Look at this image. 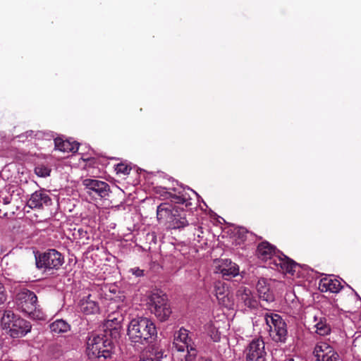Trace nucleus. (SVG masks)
I'll list each match as a JSON object with an SVG mask.
<instances>
[{
	"mask_svg": "<svg viewBox=\"0 0 361 361\" xmlns=\"http://www.w3.org/2000/svg\"><path fill=\"white\" fill-rule=\"evenodd\" d=\"M35 171V173L40 177L49 176L50 173V170L47 167L43 166L36 167Z\"/></svg>",
	"mask_w": 361,
	"mask_h": 361,
	"instance_id": "bb28decb",
	"label": "nucleus"
},
{
	"mask_svg": "<svg viewBox=\"0 0 361 361\" xmlns=\"http://www.w3.org/2000/svg\"><path fill=\"white\" fill-rule=\"evenodd\" d=\"M133 275L139 277L143 275V270L139 268H133L130 271Z\"/></svg>",
	"mask_w": 361,
	"mask_h": 361,
	"instance_id": "c756f323",
	"label": "nucleus"
},
{
	"mask_svg": "<svg viewBox=\"0 0 361 361\" xmlns=\"http://www.w3.org/2000/svg\"><path fill=\"white\" fill-rule=\"evenodd\" d=\"M82 184L87 193L92 196L97 195L101 198H104L109 196L111 191L110 186L104 181L87 178L82 181Z\"/></svg>",
	"mask_w": 361,
	"mask_h": 361,
	"instance_id": "9b49d317",
	"label": "nucleus"
},
{
	"mask_svg": "<svg viewBox=\"0 0 361 361\" xmlns=\"http://www.w3.org/2000/svg\"><path fill=\"white\" fill-rule=\"evenodd\" d=\"M313 328L315 333L319 336H327L331 333V326L327 323L326 319L322 315H314L313 317Z\"/></svg>",
	"mask_w": 361,
	"mask_h": 361,
	"instance_id": "aec40b11",
	"label": "nucleus"
},
{
	"mask_svg": "<svg viewBox=\"0 0 361 361\" xmlns=\"http://www.w3.org/2000/svg\"><path fill=\"white\" fill-rule=\"evenodd\" d=\"M271 263V267L272 269H276L283 273L290 274L292 275L294 274L296 271V269L298 267L297 263L281 253L274 255Z\"/></svg>",
	"mask_w": 361,
	"mask_h": 361,
	"instance_id": "f8f14e48",
	"label": "nucleus"
},
{
	"mask_svg": "<svg viewBox=\"0 0 361 361\" xmlns=\"http://www.w3.org/2000/svg\"><path fill=\"white\" fill-rule=\"evenodd\" d=\"M55 149L63 152H75L78 151L79 144L71 142L69 140H63L61 139H55Z\"/></svg>",
	"mask_w": 361,
	"mask_h": 361,
	"instance_id": "5701e85b",
	"label": "nucleus"
},
{
	"mask_svg": "<svg viewBox=\"0 0 361 361\" xmlns=\"http://www.w3.org/2000/svg\"><path fill=\"white\" fill-rule=\"evenodd\" d=\"M197 355L195 343L189 336V332L180 329L174 335L173 357L176 361H194Z\"/></svg>",
	"mask_w": 361,
	"mask_h": 361,
	"instance_id": "7ed1b4c3",
	"label": "nucleus"
},
{
	"mask_svg": "<svg viewBox=\"0 0 361 361\" xmlns=\"http://www.w3.org/2000/svg\"><path fill=\"white\" fill-rule=\"evenodd\" d=\"M15 303L18 310L36 320H44V314L37 307V298L35 293L27 288H20L15 296Z\"/></svg>",
	"mask_w": 361,
	"mask_h": 361,
	"instance_id": "20e7f679",
	"label": "nucleus"
},
{
	"mask_svg": "<svg viewBox=\"0 0 361 361\" xmlns=\"http://www.w3.org/2000/svg\"><path fill=\"white\" fill-rule=\"evenodd\" d=\"M264 320L271 338L277 343H285L288 331L286 324L282 317L277 314L266 313Z\"/></svg>",
	"mask_w": 361,
	"mask_h": 361,
	"instance_id": "6e6552de",
	"label": "nucleus"
},
{
	"mask_svg": "<svg viewBox=\"0 0 361 361\" xmlns=\"http://www.w3.org/2000/svg\"><path fill=\"white\" fill-rule=\"evenodd\" d=\"M190 191H191L192 193H194V194L197 195V193H196L195 191H193V190H191Z\"/></svg>",
	"mask_w": 361,
	"mask_h": 361,
	"instance_id": "58836bf2",
	"label": "nucleus"
},
{
	"mask_svg": "<svg viewBox=\"0 0 361 361\" xmlns=\"http://www.w3.org/2000/svg\"><path fill=\"white\" fill-rule=\"evenodd\" d=\"M7 295L4 285L0 282V305L5 302Z\"/></svg>",
	"mask_w": 361,
	"mask_h": 361,
	"instance_id": "c85d7f7f",
	"label": "nucleus"
},
{
	"mask_svg": "<svg viewBox=\"0 0 361 361\" xmlns=\"http://www.w3.org/2000/svg\"><path fill=\"white\" fill-rule=\"evenodd\" d=\"M40 132H37L34 134V132L32 130L27 131L24 135H22L20 136V137H25L26 138L30 137H32V135L38 136L39 135Z\"/></svg>",
	"mask_w": 361,
	"mask_h": 361,
	"instance_id": "7c9ffc66",
	"label": "nucleus"
},
{
	"mask_svg": "<svg viewBox=\"0 0 361 361\" xmlns=\"http://www.w3.org/2000/svg\"><path fill=\"white\" fill-rule=\"evenodd\" d=\"M285 361H294L293 358H288Z\"/></svg>",
	"mask_w": 361,
	"mask_h": 361,
	"instance_id": "c9c22d12",
	"label": "nucleus"
},
{
	"mask_svg": "<svg viewBox=\"0 0 361 361\" xmlns=\"http://www.w3.org/2000/svg\"><path fill=\"white\" fill-rule=\"evenodd\" d=\"M50 329L54 334H63L71 329V326L63 319H56L50 324Z\"/></svg>",
	"mask_w": 361,
	"mask_h": 361,
	"instance_id": "393cba45",
	"label": "nucleus"
},
{
	"mask_svg": "<svg viewBox=\"0 0 361 361\" xmlns=\"http://www.w3.org/2000/svg\"><path fill=\"white\" fill-rule=\"evenodd\" d=\"M201 361H213V360L210 358H202L201 360Z\"/></svg>",
	"mask_w": 361,
	"mask_h": 361,
	"instance_id": "72a5a7b5",
	"label": "nucleus"
},
{
	"mask_svg": "<svg viewBox=\"0 0 361 361\" xmlns=\"http://www.w3.org/2000/svg\"><path fill=\"white\" fill-rule=\"evenodd\" d=\"M170 190L169 193L171 201L179 205L172 207L166 203L161 204L157 209V218L166 219L169 226L172 229H181L189 225L187 216L190 213L180 205H185V207L191 206V198L185 188H173Z\"/></svg>",
	"mask_w": 361,
	"mask_h": 361,
	"instance_id": "f257e3e1",
	"label": "nucleus"
},
{
	"mask_svg": "<svg viewBox=\"0 0 361 361\" xmlns=\"http://www.w3.org/2000/svg\"><path fill=\"white\" fill-rule=\"evenodd\" d=\"M122 320L123 318L121 314L114 312L108 315L104 325L107 329H113L114 333H118L117 330L120 327Z\"/></svg>",
	"mask_w": 361,
	"mask_h": 361,
	"instance_id": "b1692460",
	"label": "nucleus"
},
{
	"mask_svg": "<svg viewBox=\"0 0 361 361\" xmlns=\"http://www.w3.org/2000/svg\"><path fill=\"white\" fill-rule=\"evenodd\" d=\"M153 357L155 361H161L163 357V353L161 351H159L155 353H153Z\"/></svg>",
	"mask_w": 361,
	"mask_h": 361,
	"instance_id": "2f4dec72",
	"label": "nucleus"
},
{
	"mask_svg": "<svg viewBox=\"0 0 361 361\" xmlns=\"http://www.w3.org/2000/svg\"><path fill=\"white\" fill-rule=\"evenodd\" d=\"M214 288L215 295L219 302L225 307H231L232 305V301L225 283L219 281H216Z\"/></svg>",
	"mask_w": 361,
	"mask_h": 361,
	"instance_id": "a211bd4d",
	"label": "nucleus"
},
{
	"mask_svg": "<svg viewBox=\"0 0 361 361\" xmlns=\"http://www.w3.org/2000/svg\"><path fill=\"white\" fill-rule=\"evenodd\" d=\"M1 325L3 329L13 338H19L25 336L31 331L30 323L16 315L11 310H6L1 319Z\"/></svg>",
	"mask_w": 361,
	"mask_h": 361,
	"instance_id": "423d86ee",
	"label": "nucleus"
},
{
	"mask_svg": "<svg viewBox=\"0 0 361 361\" xmlns=\"http://www.w3.org/2000/svg\"><path fill=\"white\" fill-rule=\"evenodd\" d=\"M236 296L239 304L245 307L255 309L258 306V302L251 290L246 287L239 288L236 293Z\"/></svg>",
	"mask_w": 361,
	"mask_h": 361,
	"instance_id": "4468645a",
	"label": "nucleus"
},
{
	"mask_svg": "<svg viewBox=\"0 0 361 361\" xmlns=\"http://www.w3.org/2000/svg\"><path fill=\"white\" fill-rule=\"evenodd\" d=\"M355 342H361V338H357Z\"/></svg>",
	"mask_w": 361,
	"mask_h": 361,
	"instance_id": "4c0bfd02",
	"label": "nucleus"
},
{
	"mask_svg": "<svg viewBox=\"0 0 361 361\" xmlns=\"http://www.w3.org/2000/svg\"><path fill=\"white\" fill-rule=\"evenodd\" d=\"M148 305L152 313L161 322L168 319L171 314L168 298L159 290L151 292L148 296Z\"/></svg>",
	"mask_w": 361,
	"mask_h": 361,
	"instance_id": "0eeeda50",
	"label": "nucleus"
},
{
	"mask_svg": "<svg viewBox=\"0 0 361 361\" xmlns=\"http://www.w3.org/2000/svg\"><path fill=\"white\" fill-rule=\"evenodd\" d=\"M202 233H203L202 228V227H198V228H197V238H201V234H202Z\"/></svg>",
	"mask_w": 361,
	"mask_h": 361,
	"instance_id": "473e14b6",
	"label": "nucleus"
},
{
	"mask_svg": "<svg viewBox=\"0 0 361 361\" xmlns=\"http://www.w3.org/2000/svg\"><path fill=\"white\" fill-rule=\"evenodd\" d=\"M264 342L261 338L252 340L246 349V361H266Z\"/></svg>",
	"mask_w": 361,
	"mask_h": 361,
	"instance_id": "ddd939ff",
	"label": "nucleus"
},
{
	"mask_svg": "<svg viewBox=\"0 0 361 361\" xmlns=\"http://www.w3.org/2000/svg\"><path fill=\"white\" fill-rule=\"evenodd\" d=\"M113 348V340L107 338L106 331V334H91L87 342V354L90 359L109 358Z\"/></svg>",
	"mask_w": 361,
	"mask_h": 361,
	"instance_id": "39448f33",
	"label": "nucleus"
},
{
	"mask_svg": "<svg viewBox=\"0 0 361 361\" xmlns=\"http://www.w3.org/2000/svg\"><path fill=\"white\" fill-rule=\"evenodd\" d=\"M154 323L149 318L140 317L133 319L128 326V336L134 343H151L157 337Z\"/></svg>",
	"mask_w": 361,
	"mask_h": 361,
	"instance_id": "f03ea898",
	"label": "nucleus"
},
{
	"mask_svg": "<svg viewBox=\"0 0 361 361\" xmlns=\"http://www.w3.org/2000/svg\"><path fill=\"white\" fill-rule=\"evenodd\" d=\"M35 259L37 267L45 269H59L64 262L63 255L54 249H50L39 255Z\"/></svg>",
	"mask_w": 361,
	"mask_h": 361,
	"instance_id": "1a4fd4ad",
	"label": "nucleus"
},
{
	"mask_svg": "<svg viewBox=\"0 0 361 361\" xmlns=\"http://www.w3.org/2000/svg\"><path fill=\"white\" fill-rule=\"evenodd\" d=\"M4 203L5 204H8L9 201L7 199H4Z\"/></svg>",
	"mask_w": 361,
	"mask_h": 361,
	"instance_id": "e433bc0d",
	"label": "nucleus"
},
{
	"mask_svg": "<svg viewBox=\"0 0 361 361\" xmlns=\"http://www.w3.org/2000/svg\"><path fill=\"white\" fill-rule=\"evenodd\" d=\"M313 355L316 361H339V356L333 347L324 341L317 343Z\"/></svg>",
	"mask_w": 361,
	"mask_h": 361,
	"instance_id": "9d476101",
	"label": "nucleus"
},
{
	"mask_svg": "<svg viewBox=\"0 0 361 361\" xmlns=\"http://www.w3.org/2000/svg\"><path fill=\"white\" fill-rule=\"evenodd\" d=\"M78 307L80 312L85 314H94L99 312L98 302L92 298L90 294L83 296L80 300Z\"/></svg>",
	"mask_w": 361,
	"mask_h": 361,
	"instance_id": "2eb2a0df",
	"label": "nucleus"
},
{
	"mask_svg": "<svg viewBox=\"0 0 361 361\" xmlns=\"http://www.w3.org/2000/svg\"><path fill=\"white\" fill-rule=\"evenodd\" d=\"M27 204L32 209L41 208L43 206L50 205L51 204V199L46 192L39 190L31 195Z\"/></svg>",
	"mask_w": 361,
	"mask_h": 361,
	"instance_id": "dca6fc26",
	"label": "nucleus"
},
{
	"mask_svg": "<svg viewBox=\"0 0 361 361\" xmlns=\"http://www.w3.org/2000/svg\"><path fill=\"white\" fill-rule=\"evenodd\" d=\"M116 171L117 173H123L126 175L130 173V169L123 164H118L116 166Z\"/></svg>",
	"mask_w": 361,
	"mask_h": 361,
	"instance_id": "cd10ccee",
	"label": "nucleus"
},
{
	"mask_svg": "<svg viewBox=\"0 0 361 361\" xmlns=\"http://www.w3.org/2000/svg\"><path fill=\"white\" fill-rule=\"evenodd\" d=\"M217 271L221 273L225 279L228 280L239 274L238 266L229 259H222L217 267Z\"/></svg>",
	"mask_w": 361,
	"mask_h": 361,
	"instance_id": "f3484780",
	"label": "nucleus"
},
{
	"mask_svg": "<svg viewBox=\"0 0 361 361\" xmlns=\"http://www.w3.org/2000/svg\"><path fill=\"white\" fill-rule=\"evenodd\" d=\"M257 255L258 257L262 260H269V265L271 267V259L274 257V255H278V253H275L274 247L267 242H263L260 243L257 247Z\"/></svg>",
	"mask_w": 361,
	"mask_h": 361,
	"instance_id": "4be33fe9",
	"label": "nucleus"
},
{
	"mask_svg": "<svg viewBox=\"0 0 361 361\" xmlns=\"http://www.w3.org/2000/svg\"><path fill=\"white\" fill-rule=\"evenodd\" d=\"M6 259H7L4 257V258L2 259V264H4V263H6V264H7Z\"/></svg>",
	"mask_w": 361,
	"mask_h": 361,
	"instance_id": "f704fd0d",
	"label": "nucleus"
},
{
	"mask_svg": "<svg viewBox=\"0 0 361 361\" xmlns=\"http://www.w3.org/2000/svg\"><path fill=\"white\" fill-rule=\"evenodd\" d=\"M319 288L322 292L338 293L342 288V285L334 276H328L320 279Z\"/></svg>",
	"mask_w": 361,
	"mask_h": 361,
	"instance_id": "6ab92c4d",
	"label": "nucleus"
},
{
	"mask_svg": "<svg viewBox=\"0 0 361 361\" xmlns=\"http://www.w3.org/2000/svg\"><path fill=\"white\" fill-rule=\"evenodd\" d=\"M256 288L257 293L259 294V297L262 300L268 302L274 301V296L273 293L270 290V287L267 279H259Z\"/></svg>",
	"mask_w": 361,
	"mask_h": 361,
	"instance_id": "412c9836",
	"label": "nucleus"
},
{
	"mask_svg": "<svg viewBox=\"0 0 361 361\" xmlns=\"http://www.w3.org/2000/svg\"><path fill=\"white\" fill-rule=\"evenodd\" d=\"M208 333L214 341H219L220 340V333L212 324H209L208 326Z\"/></svg>",
	"mask_w": 361,
	"mask_h": 361,
	"instance_id": "a878e982",
	"label": "nucleus"
}]
</instances>
